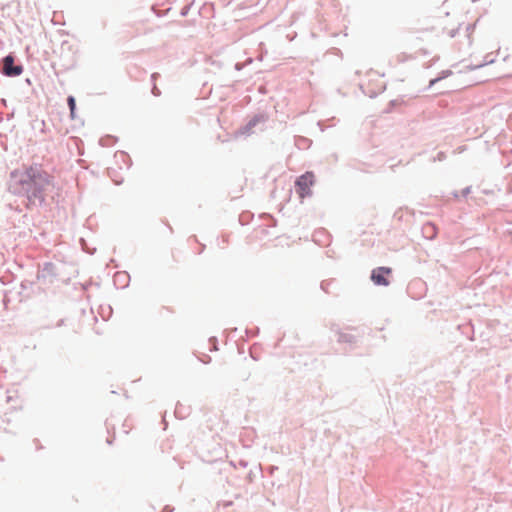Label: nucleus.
<instances>
[{
    "instance_id": "f257e3e1",
    "label": "nucleus",
    "mask_w": 512,
    "mask_h": 512,
    "mask_svg": "<svg viewBox=\"0 0 512 512\" xmlns=\"http://www.w3.org/2000/svg\"><path fill=\"white\" fill-rule=\"evenodd\" d=\"M54 179L41 163L23 164L20 169L10 172L7 190L23 197L26 209L34 210L47 205V192L53 186Z\"/></svg>"
},
{
    "instance_id": "f03ea898",
    "label": "nucleus",
    "mask_w": 512,
    "mask_h": 512,
    "mask_svg": "<svg viewBox=\"0 0 512 512\" xmlns=\"http://www.w3.org/2000/svg\"><path fill=\"white\" fill-rule=\"evenodd\" d=\"M24 71L22 62L17 56L10 52L0 59V73L3 76L14 78L20 76Z\"/></svg>"
},
{
    "instance_id": "7ed1b4c3",
    "label": "nucleus",
    "mask_w": 512,
    "mask_h": 512,
    "mask_svg": "<svg viewBox=\"0 0 512 512\" xmlns=\"http://www.w3.org/2000/svg\"><path fill=\"white\" fill-rule=\"evenodd\" d=\"M315 182V175L312 171H306L295 180V191L300 198H306L312 195L311 187Z\"/></svg>"
},
{
    "instance_id": "20e7f679",
    "label": "nucleus",
    "mask_w": 512,
    "mask_h": 512,
    "mask_svg": "<svg viewBox=\"0 0 512 512\" xmlns=\"http://www.w3.org/2000/svg\"><path fill=\"white\" fill-rule=\"evenodd\" d=\"M58 276V269L53 262H44L39 266L37 272V280L42 281L44 284H52Z\"/></svg>"
},
{
    "instance_id": "39448f33",
    "label": "nucleus",
    "mask_w": 512,
    "mask_h": 512,
    "mask_svg": "<svg viewBox=\"0 0 512 512\" xmlns=\"http://www.w3.org/2000/svg\"><path fill=\"white\" fill-rule=\"evenodd\" d=\"M392 274V268L380 266L371 271L370 279L376 286L387 287L390 284L389 276Z\"/></svg>"
},
{
    "instance_id": "423d86ee",
    "label": "nucleus",
    "mask_w": 512,
    "mask_h": 512,
    "mask_svg": "<svg viewBox=\"0 0 512 512\" xmlns=\"http://www.w3.org/2000/svg\"><path fill=\"white\" fill-rule=\"evenodd\" d=\"M267 120L268 116L266 113L255 114L248 120L245 125L239 128L238 133L241 135H250L253 128H255L260 123H265Z\"/></svg>"
},
{
    "instance_id": "0eeeda50",
    "label": "nucleus",
    "mask_w": 512,
    "mask_h": 512,
    "mask_svg": "<svg viewBox=\"0 0 512 512\" xmlns=\"http://www.w3.org/2000/svg\"><path fill=\"white\" fill-rule=\"evenodd\" d=\"M130 282V275L126 271H118L113 276V283L117 288L124 289L128 287Z\"/></svg>"
},
{
    "instance_id": "6e6552de",
    "label": "nucleus",
    "mask_w": 512,
    "mask_h": 512,
    "mask_svg": "<svg viewBox=\"0 0 512 512\" xmlns=\"http://www.w3.org/2000/svg\"><path fill=\"white\" fill-rule=\"evenodd\" d=\"M422 235L428 240H434L438 235V227L435 223L428 221L422 226Z\"/></svg>"
},
{
    "instance_id": "1a4fd4ad",
    "label": "nucleus",
    "mask_w": 512,
    "mask_h": 512,
    "mask_svg": "<svg viewBox=\"0 0 512 512\" xmlns=\"http://www.w3.org/2000/svg\"><path fill=\"white\" fill-rule=\"evenodd\" d=\"M313 240L316 243L324 244L328 240V235L324 229L318 230L314 233Z\"/></svg>"
},
{
    "instance_id": "9d476101",
    "label": "nucleus",
    "mask_w": 512,
    "mask_h": 512,
    "mask_svg": "<svg viewBox=\"0 0 512 512\" xmlns=\"http://www.w3.org/2000/svg\"><path fill=\"white\" fill-rule=\"evenodd\" d=\"M67 105L70 112L71 119H75L76 116V99L73 95L67 97Z\"/></svg>"
},
{
    "instance_id": "9b49d317",
    "label": "nucleus",
    "mask_w": 512,
    "mask_h": 512,
    "mask_svg": "<svg viewBox=\"0 0 512 512\" xmlns=\"http://www.w3.org/2000/svg\"><path fill=\"white\" fill-rule=\"evenodd\" d=\"M338 342L353 344L356 342V337L352 334L340 332L338 334Z\"/></svg>"
},
{
    "instance_id": "f8f14e48",
    "label": "nucleus",
    "mask_w": 512,
    "mask_h": 512,
    "mask_svg": "<svg viewBox=\"0 0 512 512\" xmlns=\"http://www.w3.org/2000/svg\"><path fill=\"white\" fill-rule=\"evenodd\" d=\"M117 141V138L112 135H106L101 137L99 140V144L103 147H108L113 145Z\"/></svg>"
},
{
    "instance_id": "ddd939ff",
    "label": "nucleus",
    "mask_w": 512,
    "mask_h": 512,
    "mask_svg": "<svg viewBox=\"0 0 512 512\" xmlns=\"http://www.w3.org/2000/svg\"><path fill=\"white\" fill-rule=\"evenodd\" d=\"M404 101L402 99H393L391 101H389L386 109L384 110L385 113H392L394 111V109L402 104Z\"/></svg>"
},
{
    "instance_id": "4468645a",
    "label": "nucleus",
    "mask_w": 512,
    "mask_h": 512,
    "mask_svg": "<svg viewBox=\"0 0 512 512\" xmlns=\"http://www.w3.org/2000/svg\"><path fill=\"white\" fill-rule=\"evenodd\" d=\"M115 157L116 158H120L121 161L125 162L127 164V168H129L132 164L131 162V159H130V156L124 152V151H119L115 154Z\"/></svg>"
},
{
    "instance_id": "2eb2a0df",
    "label": "nucleus",
    "mask_w": 512,
    "mask_h": 512,
    "mask_svg": "<svg viewBox=\"0 0 512 512\" xmlns=\"http://www.w3.org/2000/svg\"><path fill=\"white\" fill-rule=\"evenodd\" d=\"M183 410H184V409H183L182 405L177 404V405H176V408H175V411H174L175 416H176V417H178V418H180V419L185 418V417H186V415H187V412H186V411H183Z\"/></svg>"
},
{
    "instance_id": "dca6fc26",
    "label": "nucleus",
    "mask_w": 512,
    "mask_h": 512,
    "mask_svg": "<svg viewBox=\"0 0 512 512\" xmlns=\"http://www.w3.org/2000/svg\"><path fill=\"white\" fill-rule=\"evenodd\" d=\"M451 75H452V71L451 70H449V69L443 70L436 77V81H441V80L446 79L447 77H449Z\"/></svg>"
},
{
    "instance_id": "f3484780",
    "label": "nucleus",
    "mask_w": 512,
    "mask_h": 512,
    "mask_svg": "<svg viewBox=\"0 0 512 512\" xmlns=\"http://www.w3.org/2000/svg\"><path fill=\"white\" fill-rule=\"evenodd\" d=\"M334 282V279H330V280H323L320 284V288L321 290H323L325 293H329V290H328V287L330 284H332Z\"/></svg>"
},
{
    "instance_id": "a211bd4d",
    "label": "nucleus",
    "mask_w": 512,
    "mask_h": 512,
    "mask_svg": "<svg viewBox=\"0 0 512 512\" xmlns=\"http://www.w3.org/2000/svg\"><path fill=\"white\" fill-rule=\"evenodd\" d=\"M230 463H231V465H233L234 467L239 466V467H241V468H246V467L248 466V461H247V460H245V459H240V460H238V461H237V463H236V462H234V461H231Z\"/></svg>"
},
{
    "instance_id": "6ab92c4d",
    "label": "nucleus",
    "mask_w": 512,
    "mask_h": 512,
    "mask_svg": "<svg viewBox=\"0 0 512 512\" xmlns=\"http://www.w3.org/2000/svg\"><path fill=\"white\" fill-rule=\"evenodd\" d=\"M33 285H34V282L29 281V280H24L20 284L22 290L30 289V288H32Z\"/></svg>"
},
{
    "instance_id": "aec40b11",
    "label": "nucleus",
    "mask_w": 512,
    "mask_h": 512,
    "mask_svg": "<svg viewBox=\"0 0 512 512\" xmlns=\"http://www.w3.org/2000/svg\"><path fill=\"white\" fill-rule=\"evenodd\" d=\"M192 4H193V3L188 4V5H185V6H183V7L181 8V10H180V15H181L182 17H186V16L188 15V13H189V11H190V9H191Z\"/></svg>"
},
{
    "instance_id": "412c9836",
    "label": "nucleus",
    "mask_w": 512,
    "mask_h": 512,
    "mask_svg": "<svg viewBox=\"0 0 512 512\" xmlns=\"http://www.w3.org/2000/svg\"><path fill=\"white\" fill-rule=\"evenodd\" d=\"M308 143H310V140H309L308 138H305V137H298V138L296 139V145H297L298 147H301L302 145H304V144H308Z\"/></svg>"
},
{
    "instance_id": "4be33fe9",
    "label": "nucleus",
    "mask_w": 512,
    "mask_h": 512,
    "mask_svg": "<svg viewBox=\"0 0 512 512\" xmlns=\"http://www.w3.org/2000/svg\"><path fill=\"white\" fill-rule=\"evenodd\" d=\"M258 333H259V328H255V329H252V330L246 329V334L248 335V337H254Z\"/></svg>"
},
{
    "instance_id": "5701e85b",
    "label": "nucleus",
    "mask_w": 512,
    "mask_h": 512,
    "mask_svg": "<svg viewBox=\"0 0 512 512\" xmlns=\"http://www.w3.org/2000/svg\"><path fill=\"white\" fill-rule=\"evenodd\" d=\"M471 192V186L465 187L461 190L460 194L462 197L466 198Z\"/></svg>"
},
{
    "instance_id": "b1692460",
    "label": "nucleus",
    "mask_w": 512,
    "mask_h": 512,
    "mask_svg": "<svg viewBox=\"0 0 512 512\" xmlns=\"http://www.w3.org/2000/svg\"><path fill=\"white\" fill-rule=\"evenodd\" d=\"M151 93L154 96H159L161 94V91L158 89V87L155 84H153V87L151 89Z\"/></svg>"
},
{
    "instance_id": "393cba45",
    "label": "nucleus",
    "mask_w": 512,
    "mask_h": 512,
    "mask_svg": "<svg viewBox=\"0 0 512 512\" xmlns=\"http://www.w3.org/2000/svg\"><path fill=\"white\" fill-rule=\"evenodd\" d=\"M492 62H493V60H492V59H491V60H487V57H486V58H485V61H484V62H482V63H480V64H478V65H476V66H475V68L483 67V66H485V65H487V64H489V63H492Z\"/></svg>"
},
{
    "instance_id": "a878e982",
    "label": "nucleus",
    "mask_w": 512,
    "mask_h": 512,
    "mask_svg": "<svg viewBox=\"0 0 512 512\" xmlns=\"http://www.w3.org/2000/svg\"><path fill=\"white\" fill-rule=\"evenodd\" d=\"M174 511V507L170 506V505H165L161 512H173Z\"/></svg>"
},
{
    "instance_id": "bb28decb",
    "label": "nucleus",
    "mask_w": 512,
    "mask_h": 512,
    "mask_svg": "<svg viewBox=\"0 0 512 512\" xmlns=\"http://www.w3.org/2000/svg\"><path fill=\"white\" fill-rule=\"evenodd\" d=\"M445 158H446V155L444 152H439L436 157V159L439 161H443Z\"/></svg>"
},
{
    "instance_id": "cd10ccee",
    "label": "nucleus",
    "mask_w": 512,
    "mask_h": 512,
    "mask_svg": "<svg viewBox=\"0 0 512 512\" xmlns=\"http://www.w3.org/2000/svg\"><path fill=\"white\" fill-rule=\"evenodd\" d=\"M438 82H439V81H436V77H435V78H433V79H431V80L429 81L428 88L433 87V86H434L436 83H438Z\"/></svg>"
},
{
    "instance_id": "c85d7f7f",
    "label": "nucleus",
    "mask_w": 512,
    "mask_h": 512,
    "mask_svg": "<svg viewBox=\"0 0 512 512\" xmlns=\"http://www.w3.org/2000/svg\"><path fill=\"white\" fill-rule=\"evenodd\" d=\"M242 68H243V64L242 63L238 62V63L235 64V69L236 70H241Z\"/></svg>"
},
{
    "instance_id": "c756f323",
    "label": "nucleus",
    "mask_w": 512,
    "mask_h": 512,
    "mask_svg": "<svg viewBox=\"0 0 512 512\" xmlns=\"http://www.w3.org/2000/svg\"><path fill=\"white\" fill-rule=\"evenodd\" d=\"M269 217L271 218L272 222H271V226H276V223H277V220L272 216V215H269Z\"/></svg>"
},
{
    "instance_id": "7c9ffc66",
    "label": "nucleus",
    "mask_w": 512,
    "mask_h": 512,
    "mask_svg": "<svg viewBox=\"0 0 512 512\" xmlns=\"http://www.w3.org/2000/svg\"><path fill=\"white\" fill-rule=\"evenodd\" d=\"M63 324H64V319H60V320L57 322L56 326H57V327H60V326H62Z\"/></svg>"
},
{
    "instance_id": "2f4dec72",
    "label": "nucleus",
    "mask_w": 512,
    "mask_h": 512,
    "mask_svg": "<svg viewBox=\"0 0 512 512\" xmlns=\"http://www.w3.org/2000/svg\"><path fill=\"white\" fill-rule=\"evenodd\" d=\"M158 75H159L158 73H153V74L151 75V80H152V81H155V79L158 77Z\"/></svg>"
},
{
    "instance_id": "473e14b6",
    "label": "nucleus",
    "mask_w": 512,
    "mask_h": 512,
    "mask_svg": "<svg viewBox=\"0 0 512 512\" xmlns=\"http://www.w3.org/2000/svg\"><path fill=\"white\" fill-rule=\"evenodd\" d=\"M460 195H461V194H459L457 191H453V192H452V196H453L454 198H458Z\"/></svg>"
},
{
    "instance_id": "72a5a7b5",
    "label": "nucleus",
    "mask_w": 512,
    "mask_h": 512,
    "mask_svg": "<svg viewBox=\"0 0 512 512\" xmlns=\"http://www.w3.org/2000/svg\"><path fill=\"white\" fill-rule=\"evenodd\" d=\"M109 445H111L113 443V439L112 438H107V441H106Z\"/></svg>"
},
{
    "instance_id": "f704fd0d",
    "label": "nucleus",
    "mask_w": 512,
    "mask_h": 512,
    "mask_svg": "<svg viewBox=\"0 0 512 512\" xmlns=\"http://www.w3.org/2000/svg\"><path fill=\"white\" fill-rule=\"evenodd\" d=\"M210 342L217 343V339L215 337L210 338Z\"/></svg>"
},
{
    "instance_id": "c9c22d12",
    "label": "nucleus",
    "mask_w": 512,
    "mask_h": 512,
    "mask_svg": "<svg viewBox=\"0 0 512 512\" xmlns=\"http://www.w3.org/2000/svg\"><path fill=\"white\" fill-rule=\"evenodd\" d=\"M249 377H250V373H248L247 375H245L244 380L249 379Z\"/></svg>"
},
{
    "instance_id": "e433bc0d",
    "label": "nucleus",
    "mask_w": 512,
    "mask_h": 512,
    "mask_svg": "<svg viewBox=\"0 0 512 512\" xmlns=\"http://www.w3.org/2000/svg\"><path fill=\"white\" fill-rule=\"evenodd\" d=\"M12 400L11 396H7V402H10Z\"/></svg>"
},
{
    "instance_id": "4c0bfd02",
    "label": "nucleus",
    "mask_w": 512,
    "mask_h": 512,
    "mask_svg": "<svg viewBox=\"0 0 512 512\" xmlns=\"http://www.w3.org/2000/svg\"><path fill=\"white\" fill-rule=\"evenodd\" d=\"M26 83H28V84H30V83H31V81H30V79H29V78H27V79H26Z\"/></svg>"
}]
</instances>
